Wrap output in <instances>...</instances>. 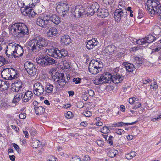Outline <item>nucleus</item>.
I'll use <instances>...</instances> for the list:
<instances>
[{"label": "nucleus", "instance_id": "obj_1", "mask_svg": "<svg viewBox=\"0 0 161 161\" xmlns=\"http://www.w3.org/2000/svg\"><path fill=\"white\" fill-rule=\"evenodd\" d=\"M8 29L15 37L20 38L29 34L27 27L22 23H15L8 26Z\"/></svg>", "mask_w": 161, "mask_h": 161}, {"label": "nucleus", "instance_id": "obj_2", "mask_svg": "<svg viewBox=\"0 0 161 161\" xmlns=\"http://www.w3.org/2000/svg\"><path fill=\"white\" fill-rule=\"evenodd\" d=\"M48 44L47 40L39 36H35L33 39L30 40L28 44L32 51L36 52L43 47H46Z\"/></svg>", "mask_w": 161, "mask_h": 161}, {"label": "nucleus", "instance_id": "obj_3", "mask_svg": "<svg viewBox=\"0 0 161 161\" xmlns=\"http://www.w3.org/2000/svg\"><path fill=\"white\" fill-rule=\"evenodd\" d=\"M145 8L150 14H155L161 19V5L157 0H148L145 4Z\"/></svg>", "mask_w": 161, "mask_h": 161}, {"label": "nucleus", "instance_id": "obj_4", "mask_svg": "<svg viewBox=\"0 0 161 161\" xmlns=\"http://www.w3.org/2000/svg\"><path fill=\"white\" fill-rule=\"evenodd\" d=\"M26 70L29 75L34 76L36 73L37 69L34 64L30 61L26 62L24 64Z\"/></svg>", "mask_w": 161, "mask_h": 161}, {"label": "nucleus", "instance_id": "obj_5", "mask_svg": "<svg viewBox=\"0 0 161 161\" xmlns=\"http://www.w3.org/2000/svg\"><path fill=\"white\" fill-rule=\"evenodd\" d=\"M69 7L66 3H59L56 7V11L58 13H62L61 16L64 17L69 10Z\"/></svg>", "mask_w": 161, "mask_h": 161}, {"label": "nucleus", "instance_id": "obj_6", "mask_svg": "<svg viewBox=\"0 0 161 161\" xmlns=\"http://www.w3.org/2000/svg\"><path fill=\"white\" fill-rule=\"evenodd\" d=\"M102 75H103L104 76L107 77H109L110 79L112 80L113 82L114 83H118V82L116 81L115 82V81H117L118 82H122L124 78V76H120L119 75H118L117 74L112 75L109 72H106V73H104L102 74Z\"/></svg>", "mask_w": 161, "mask_h": 161}, {"label": "nucleus", "instance_id": "obj_7", "mask_svg": "<svg viewBox=\"0 0 161 161\" xmlns=\"http://www.w3.org/2000/svg\"><path fill=\"white\" fill-rule=\"evenodd\" d=\"M72 11V14L74 17L79 18L83 15L85 8L79 5L76 6Z\"/></svg>", "mask_w": 161, "mask_h": 161}, {"label": "nucleus", "instance_id": "obj_8", "mask_svg": "<svg viewBox=\"0 0 161 161\" xmlns=\"http://www.w3.org/2000/svg\"><path fill=\"white\" fill-rule=\"evenodd\" d=\"M36 23L40 27L46 28L49 23V19H48L47 15L43 17H39L37 18Z\"/></svg>", "mask_w": 161, "mask_h": 161}, {"label": "nucleus", "instance_id": "obj_9", "mask_svg": "<svg viewBox=\"0 0 161 161\" xmlns=\"http://www.w3.org/2000/svg\"><path fill=\"white\" fill-rule=\"evenodd\" d=\"M13 49L14 50L13 53L14 58L19 57L23 55L24 51L21 46L18 44H13Z\"/></svg>", "mask_w": 161, "mask_h": 161}, {"label": "nucleus", "instance_id": "obj_10", "mask_svg": "<svg viewBox=\"0 0 161 161\" xmlns=\"http://www.w3.org/2000/svg\"><path fill=\"white\" fill-rule=\"evenodd\" d=\"M34 93L38 96L42 95L45 90L43 85L40 82L36 83L33 86Z\"/></svg>", "mask_w": 161, "mask_h": 161}, {"label": "nucleus", "instance_id": "obj_11", "mask_svg": "<svg viewBox=\"0 0 161 161\" xmlns=\"http://www.w3.org/2000/svg\"><path fill=\"white\" fill-rule=\"evenodd\" d=\"M99 5L97 2L93 3L92 5L88 8L87 12V16L93 15L95 12H97L99 8Z\"/></svg>", "mask_w": 161, "mask_h": 161}, {"label": "nucleus", "instance_id": "obj_12", "mask_svg": "<svg viewBox=\"0 0 161 161\" xmlns=\"http://www.w3.org/2000/svg\"><path fill=\"white\" fill-rule=\"evenodd\" d=\"M156 38L153 34H150L144 38L141 39L140 42L141 45H143L146 44H149L154 41Z\"/></svg>", "mask_w": 161, "mask_h": 161}, {"label": "nucleus", "instance_id": "obj_13", "mask_svg": "<svg viewBox=\"0 0 161 161\" xmlns=\"http://www.w3.org/2000/svg\"><path fill=\"white\" fill-rule=\"evenodd\" d=\"M7 73L8 74V76L14 78L16 77L17 75L16 70L13 68L4 69L1 72V75H5Z\"/></svg>", "mask_w": 161, "mask_h": 161}, {"label": "nucleus", "instance_id": "obj_14", "mask_svg": "<svg viewBox=\"0 0 161 161\" xmlns=\"http://www.w3.org/2000/svg\"><path fill=\"white\" fill-rule=\"evenodd\" d=\"M60 50L54 47L48 49L47 52V54L49 56L58 59L60 58Z\"/></svg>", "mask_w": 161, "mask_h": 161}, {"label": "nucleus", "instance_id": "obj_15", "mask_svg": "<svg viewBox=\"0 0 161 161\" xmlns=\"http://www.w3.org/2000/svg\"><path fill=\"white\" fill-rule=\"evenodd\" d=\"M125 11H124V10L122 8L117 9L115 10L114 13L115 19V20L117 22H119L121 19V17L123 16L122 14L125 13V15H127L126 9H125Z\"/></svg>", "mask_w": 161, "mask_h": 161}, {"label": "nucleus", "instance_id": "obj_16", "mask_svg": "<svg viewBox=\"0 0 161 161\" xmlns=\"http://www.w3.org/2000/svg\"><path fill=\"white\" fill-rule=\"evenodd\" d=\"M14 50L13 49V43H10L7 47V49L6 50L5 53L6 56L8 57H14L13 53Z\"/></svg>", "mask_w": 161, "mask_h": 161}, {"label": "nucleus", "instance_id": "obj_17", "mask_svg": "<svg viewBox=\"0 0 161 161\" xmlns=\"http://www.w3.org/2000/svg\"><path fill=\"white\" fill-rule=\"evenodd\" d=\"M48 19H49V21H51L54 24L58 25L60 23V17L55 14H50L47 15Z\"/></svg>", "mask_w": 161, "mask_h": 161}, {"label": "nucleus", "instance_id": "obj_18", "mask_svg": "<svg viewBox=\"0 0 161 161\" xmlns=\"http://www.w3.org/2000/svg\"><path fill=\"white\" fill-rule=\"evenodd\" d=\"M58 32V30L56 27H51L49 28L47 32V36L49 37H52L56 35Z\"/></svg>", "mask_w": 161, "mask_h": 161}, {"label": "nucleus", "instance_id": "obj_19", "mask_svg": "<svg viewBox=\"0 0 161 161\" xmlns=\"http://www.w3.org/2000/svg\"><path fill=\"white\" fill-rule=\"evenodd\" d=\"M33 96V94L32 92L28 90L24 94L22 97V101L24 102H27L31 99Z\"/></svg>", "mask_w": 161, "mask_h": 161}, {"label": "nucleus", "instance_id": "obj_20", "mask_svg": "<svg viewBox=\"0 0 161 161\" xmlns=\"http://www.w3.org/2000/svg\"><path fill=\"white\" fill-rule=\"evenodd\" d=\"M100 64H102V63H100L98 62V60H96L93 59L92 60L89 65L88 70H91L92 71H95L96 70L94 69V67H97V65H99Z\"/></svg>", "mask_w": 161, "mask_h": 161}, {"label": "nucleus", "instance_id": "obj_21", "mask_svg": "<svg viewBox=\"0 0 161 161\" xmlns=\"http://www.w3.org/2000/svg\"><path fill=\"white\" fill-rule=\"evenodd\" d=\"M97 14L98 16H100L102 18H104L108 16L109 13L107 9L104 8H101L98 9L97 12Z\"/></svg>", "mask_w": 161, "mask_h": 161}, {"label": "nucleus", "instance_id": "obj_22", "mask_svg": "<svg viewBox=\"0 0 161 161\" xmlns=\"http://www.w3.org/2000/svg\"><path fill=\"white\" fill-rule=\"evenodd\" d=\"M151 54L157 55L159 59L161 57V46H158L154 47L152 49Z\"/></svg>", "mask_w": 161, "mask_h": 161}, {"label": "nucleus", "instance_id": "obj_23", "mask_svg": "<svg viewBox=\"0 0 161 161\" xmlns=\"http://www.w3.org/2000/svg\"><path fill=\"white\" fill-rule=\"evenodd\" d=\"M54 88V87L53 85L49 83H47L45 87V92L49 95H51L52 94Z\"/></svg>", "mask_w": 161, "mask_h": 161}, {"label": "nucleus", "instance_id": "obj_24", "mask_svg": "<svg viewBox=\"0 0 161 161\" xmlns=\"http://www.w3.org/2000/svg\"><path fill=\"white\" fill-rule=\"evenodd\" d=\"M24 7L22 8H21V12L23 14H26L28 15L29 12L31 9L32 6H30L29 4L28 5H25L24 4H23Z\"/></svg>", "mask_w": 161, "mask_h": 161}, {"label": "nucleus", "instance_id": "obj_25", "mask_svg": "<svg viewBox=\"0 0 161 161\" xmlns=\"http://www.w3.org/2000/svg\"><path fill=\"white\" fill-rule=\"evenodd\" d=\"M61 40L65 45H68L71 42V39L69 36L68 35H64L61 38Z\"/></svg>", "mask_w": 161, "mask_h": 161}, {"label": "nucleus", "instance_id": "obj_26", "mask_svg": "<svg viewBox=\"0 0 161 161\" xmlns=\"http://www.w3.org/2000/svg\"><path fill=\"white\" fill-rule=\"evenodd\" d=\"M45 59V60H46V66L48 65H53L55 64V60L50 57L46 56Z\"/></svg>", "mask_w": 161, "mask_h": 161}, {"label": "nucleus", "instance_id": "obj_27", "mask_svg": "<svg viewBox=\"0 0 161 161\" xmlns=\"http://www.w3.org/2000/svg\"><path fill=\"white\" fill-rule=\"evenodd\" d=\"M60 53H59L60 58H62V60L67 59H68L69 58L68 56V52L66 50L64 49H62L60 50Z\"/></svg>", "mask_w": 161, "mask_h": 161}, {"label": "nucleus", "instance_id": "obj_28", "mask_svg": "<svg viewBox=\"0 0 161 161\" xmlns=\"http://www.w3.org/2000/svg\"><path fill=\"white\" fill-rule=\"evenodd\" d=\"M107 155L111 158H113L118 153V151L113 148H109L108 149Z\"/></svg>", "mask_w": 161, "mask_h": 161}, {"label": "nucleus", "instance_id": "obj_29", "mask_svg": "<svg viewBox=\"0 0 161 161\" xmlns=\"http://www.w3.org/2000/svg\"><path fill=\"white\" fill-rule=\"evenodd\" d=\"M31 145L33 148H37L41 146V142L36 139H33L31 141Z\"/></svg>", "mask_w": 161, "mask_h": 161}, {"label": "nucleus", "instance_id": "obj_30", "mask_svg": "<svg viewBox=\"0 0 161 161\" xmlns=\"http://www.w3.org/2000/svg\"><path fill=\"white\" fill-rule=\"evenodd\" d=\"M125 66L126 70L129 72H132L135 69L134 65L130 63H126L125 64Z\"/></svg>", "mask_w": 161, "mask_h": 161}, {"label": "nucleus", "instance_id": "obj_31", "mask_svg": "<svg viewBox=\"0 0 161 161\" xmlns=\"http://www.w3.org/2000/svg\"><path fill=\"white\" fill-rule=\"evenodd\" d=\"M34 109L37 115L42 114L45 111V109L41 106H35Z\"/></svg>", "mask_w": 161, "mask_h": 161}, {"label": "nucleus", "instance_id": "obj_32", "mask_svg": "<svg viewBox=\"0 0 161 161\" xmlns=\"http://www.w3.org/2000/svg\"><path fill=\"white\" fill-rule=\"evenodd\" d=\"M23 94L22 93H19L17 94L14 98L12 102L14 103H16L19 102L23 97Z\"/></svg>", "mask_w": 161, "mask_h": 161}, {"label": "nucleus", "instance_id": "obj_33", "mask_svg": "<svg viewBox=\"0 0 161 161\" xmlns=\"http://www.w3.org/2000/svg\"><path fill=\"white\" fill-rule=\"evenodd\" d=\"M103 67V64H99V65H97V67H96L94 68V69H96L95 70V71H92L91 70H89L91 73L94 74H96L101 71L102 70Z\"/></svg>", "mask_w": 161, "mask_h": 161}, {"label": "nucleus", "instance_id": "obj_34", "mask_svg": "<svg viewBox=\"0 0 161 161\" xmlns=\"http://www.w3.org/2000/svg\"><path fill=\"white\" fill-rule=\"evenodd\" d=\"M45 57L42 56L41 58H38L36 59V61L37 63L41 66H46V64L45 63L46 60H45Z\"/></svg>", "mask_w": 161, "mask_h": 161}, {"label": "nucleus", "instance_id": "obj_35", "mask_svg": "<svg viewBox=\"0 0 161 161\" xmlns=\"http://www.w3.org/2000/svg\"><path fill=\"white\" fill-rule=\"evenodd\" d=\"M137 121H135V122H132L131 123H124L123 122H119L115 124H114L113 125H115L116 126H117V127L125 126L126 125L128 126V125H133V124H135L136 123Z\"/></svg>", "mask_w": 161, "mask_h": 161}, {"label": "nucleus", "instance_id": "obj_36", "mask_svg": "<svg viewBox=\"0 0 161 161\" xmlns=\"http://www.w3.org/2000/svg\"><path fill=\"white\" fill-rule=\"evenodd\" d=\"M10 86L9 83L6 81H3L2 83H1V85L0 87V88L2 90L5 91L7 90Z\"/></svg>", "mask_w": 161, "mask_h": 161}, {"label": "nucleus", "instance_id": "obj_37", "mask_svg": "<svg viewBox=\"0 0 161 161\" xmlns=\"http://www.w3.org/2000/svg\"><path fill=\"white\" fill-rule=\"evenodd\" d=\"M136 154V153L135 151H132L130 153L126 154L125 157L128 159H131L133 157H135Z\"/></svg>", "mask_w": 161, "mask_h": 161}, {"label": "nucleus", "instance_id": "obj_38", "mask_svg": "<svg viewBox=\"0 0 161 161\" xmlns=\"http://www.w3.org/2000/svg\"><path fill=\"white\" fill-rule=\"evenodd\" d=\"M61 73H59L58 72H53L52 74V76L53 80L54 81L56 82V80L58 79V75H60Z\"/></svg>", "mask_w": 161, "mask_h": 161}, {"label": "nucleus", "instance_id": "obj_39", "mask_svg": "<svg viewBox=\"0 0 161 161\" xmlns=\"http://www.w3.org/2000/svg\"><path fill=\"white\" fill-rule=\"evenodd\" d=\"M96 46L94 44L92 43L89 40L86 44V47L88 49H91L95 47Z\"/></svg>", "mask_w": 161, "mask_h": 161}, {"label": "nucleus", "instance_id": "obj_40", "mask_svg": "<svg viewBox=\"0 0 161 161\" xmlns=\"http://www.w3.org/2000/svg\"><path fill=\"white\" fill-rule=\"evenodd\" d=\"M11 90L14 92H17L20 90L19 88L17 86L14 84L12 83L11 85Z\"/></svg>", "mask_w": 161, "mask_h": 161}, {"label": "nucleus", "instance_id": "obj_41", "mask_svg": "<svg viewBox=\"0 0 161 161\" xmlns=\"http://www.w3.org/2000/svg\"><path fill=\"white\" fill-rule=\"evenodd\" d=\"M100 78L102 80L103 82V83H108L111 80L109 77H107L104 76L103 75H102L100 76Z\"/></svg>", "mask_w": 161, "mask_h": 161}, {"label": "nucleus", "instance_id": "obj_42", "mask_svg": "<svg viewBox=\"0 0 161 161\" xmlns=\"http://www.w3.org/2000/svg\"><path fill=\"white\" fill-rule=\"evenodd\" d=\"M58 83L59 85L60 86L63 87L66 84V82L65 81V78L61 79L60 80H58L56 81Z\"/></svg>", "mask_w": 161, "mask_h": 161}, {"label": "nucleus", "instance_id": "obj_43", "mask_svg": "<svg viewBox=\"0 0 161 161\" xmlns=\"http://www.w3.org/2000/svg\"><path fill=\"white\" fill-rule=\"evenodd\" d=\"M8 62L4 57L0 56V67L7 64Z\"/></svg>", "mask_w": 161, "mask_h": 161}, {"label": "nucleus", "instance_id": "obj_44", "mask_svg": "<svg viewBox=\"0 0 161 161\" xmlns=\"http://www.w3.org/2000/svg\"><path fill=\"white\" fill-rule=\"evenodd\" d=\"M67 59H64L62 60L63 62V65L64 66V68L66 69H69L70 67V63L68 61L66 60Z\"/></svg>", "mask_w": 161, "mask_h": 161}, {"label": "nucleus", "instance_id": "obj_45", "mask_svg": "<svg viewBox=\"0 0 161 161\" xmlns=\"http://www.w3.org/2000/svg\"><path fill=\"white\" fill-rule=\"evenodd\" d=\"M101 132L103 133L107 134L110 132V130L108 129L107 126H104L101 129Z\"/></svg>", "mask_w": 161, "mask_h": 161}, {"label": "nucleus", "instance_id": "obj_46", "mask_svg": "<svg viewBox=\"0 0 161 161\" xmlns=\"http://www.w3.org/2000/svg\"><path fill=\"white\" fill-rule=\"evenodd\" d=\"M14 84L17 86L19 88L21 89L22 87V83L21 80H16L14 81Z\"/></svg>", "mask_w": 161, "mask_h": 161}, {"label": "nucleus", "instance_id": "obj_47", "mask_svg": "<svg viewBox=\"0 0 161 161\" xmlns=\"http://www.w3.org/2000/svg\"><path fill=\"white\" fill-rule=\"evenodd\" d=\"M140 39H139L137 40L136 39L133 38L132 37H131V39H130V40L133 43H134L135 44L141 45V43L140 42Z\"/></svg>", "mask_w": 161, "mask_h": 161}, {"label": "nucleus", "instance_id": "obj_48", "mask_svg": "<svg viewBox=\"0 0 161 161\" xmlns=\"http://www.w3.org/2000/svg\"><path fill=\"white\" fill-rule=\"evenodd\" d=\"M103 82L102 80L100 77L94 80V83L96 85H99L102 84Z\"/></svg>", "mask_w": 161, "mask_h": 161}, {"label": "nucleus", "instance_id": "obj_49", "mask_svg": "<svg viewBox=\"0 0 161 161\" xmlns=\"http://www.w3.org/2000/svg\"><path fill=\"white\" fill-rule=\"evenodd\" d=\"M115 133L119 135H122L125 133V131L124 130L121 129H116L115 130Z\"/></svg>", "mask_w": 161, "mask_h": 161}, {"label": "nucleus", "instance_id": "obj_50", "mask_svg": "<svg viewBox=\"0 0 161 161\" xmlns=\"http://www.w3.org/2000/svg\"><path fill=\"white\" fill-rule=\"evenodd\" d=\"M6 33L5 31L3 32L0 35V42H3L4 41Z\"/></svg>", "mask_w": 161, "mask_h": 161}, {"label": "nucleus", "instance_id": "obj_51", "mask_svg": "<svg viewBox=\"0 0 161 161\" xmlns=\"http://www.w3.org/2000/svg\"><path fill=\"white\" fill-rule=\"evenodd\" d=\"M83 114L86 117H89L92 115V113L91 111H87L84 112Z\"/></svg>", "mask_w": 161, "mask_h": 161}, {"label": "nucleus", "instance_id": "obj_52", "mask_svg": "<svg viewBox=\"0 0 161 161\" xmlns=\"http://www.w3.org/2000/svg\"><path fill=\"white\" fill-rule=\"evenodd\" d=\"M13 146L19 153H20L21 150L18 145L14 143L13 144Z\"/></svg>", "mask_w": 161, "mask_h": 161}, {"label": "nucleus", "instance_id": "obj_53", "mask_svg": "<svg viewBox=\"0 0 161 161\" xmlns=\"http://www.w3.org/2000/svg\"><path fill=\"white\" fill-rule=\"evenodd\" d=\"M114 138L113 136L111 135L109 136L108 139L107 141V143H108L110 145H113V140Z\"/></svg>", "mask_w": 161, "mask_h": 161}, {"label": "nucleus", "instance_id": "obj_54", "mask_svg": "<svg viewBox=\"0 0 161 161\" xmlns=\"http://www.w3.org/2000/svg\"><path fill=\"white\" fill-rule=\"evenodd\" d=\"M80 157L76 156H73L70 160V161H80Z\"/></svg>", "mask_w": 161, "mask_h": 161}, {"label": "nucleus", "instance_id": "obj_55", "mask_svg": "<svg viewBox=\"0 0 161 161\" xmlns=\"http://www.w3.org/2000/svg\"><path fill=\"white\" fill-rule=\"evenodd\" d=\"M143 11L141 9H139L138 11V18L140 19L143 16Z\"/></svg>", "mask_w": 161, "mask_h": 161}, {"label": "nucleus", "instance_id": "obj_56", "mask_svg": "<svg viewBox=\"0 0 161 161\" xmlns=\"http://www.w3.org/2000/svg\"><path fill=\"white\" fill-rule=\"evenodd\" d=\"M141 106V103L140 102H137L135 103V105L133 107V109H136Z\"/></svg>", "mask_w": 161, "mask_h": 161}, {"label": "nucleus", "instance_id": "obj_57", "mask_svg": "<svg viewBox=\"0 0 161 161\" xmlns=\"http://www.w3.org/2000/svg\"><path fill=\"white\" fill-rule=\"evenodd\" d=\"M88 93L89 95L91 97H93L95 94L94 91L91 89L88 90Z\"/></svg>", "mask_w": 161, "mask_h": 161}, {"label": "nucleus", "instance_id": "obj_58", "mask_svg": "<svg viewBox=\"0 0 161 161\" xmlns=\"http://www.w3.org/2000/svg\"><path fill=\"white\" fill-rule=\"evenodd\" d=\"M89 41H90L92 42V43L94 44L95 46H97V45L98 43L97 39L92 38L91 40H89Z\"/></svg>", "mask_w": 161, "mask_h": 161}, {"label": "nucleus", "instance_id": "obj_59", "mask_svg": "<svg viewBox=\"0 0 161 161\" xmlns=\"http://www.w3.org/2000/svg\"><path fill=\"white\" fill-rule=\"evenodd\" d=\"M97 144L99 146H102L104 145V142L101 140H98L97 141Z\"/></svg>", "mask_w": 161, "mask_h": 161}, {"label": "nucleus", "instance_id": "obj_60", "mask_svg": "<svg viewBox=\"0 0 161 161\" xmlns=\"http://www.w3.org/2000/svg\"><path fill=\"white\" fill-rule=\"evenodd\" d=\"M81 81V79L80 78H75L73 79V82H75L76 84H77L80 83Z\"/></svg>", "mask_w": 161, "mask_h": 161}, {"label": "nucleus", "instance_id": "obj_61", "mask_svg": "<svg viewBox=\"0 0 161 161\" xmlns=\"http://www.w3.org/2000/svg\"><path fill=\"white\" fill-rule=\"evenodd\" d=\"M26 113H21V114H20L19 115V118L20 119H25L26 118Z\"/></svg>", "mask_w": 161, "mask_h": 161}, {"label": "nucleus", "instance_id": "obj_62", "mask_svg": "<svg viewBox=\"0 0 161 161\" xmlns=\"http://www.w3.org/2000/svg\"><path fill=\"white\" fill-rule=\"evenodd\" d=\"M136 98L134 97L130 98L129 99V102L130 104H132L135 102Z\"/></svg>", "mask_w": 161, "mask_h": 161}, {"label": "nucleus", "instance_id": "obj_63", "mask_svg": "<svg viewBox=\"0 0 161 161\" xmlns=\"http://www.w3.org/2000/svg\"><path fill=\"white\" fill-rule=\"evenodd\" d=\"M48 158V159L49 161H57L56 158L53 156H50Z\"/></svg>", "mask_w": 161, "mask_h": 161}, {"label": "nucleus", "instance_id": "obj_64", "mask_svg": "<svg viewBox=\"0 0 161 161\" xmlns=\"http://www.w3.org/2000/svg\"><path fill=\"white\" fill-rule=\"evenodd\" d=\"M72 116V113L70 111L66 113V117L68 118H70Z\"/></svg>", "mask_w": 161, "mask_h": 161}]
</instances>
